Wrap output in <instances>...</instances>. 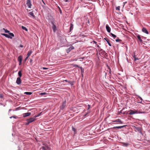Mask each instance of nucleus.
Wrapping results in <instances>:
<instances>
[{"instance_id": "obj_2", "label": "nucleus", "mask_w": 150, "mask_h": 150, "mask_svg": "<svg viewBox=\"0 0 150 150\" xmlns=\"http://www.w3.org/2000/svg\"><path fill=\"white\" fill-rule=\"evenodd\" d=\"M138 113V112L137 110H130L129 112V114L130 115H132Z\"/></svg>"}, {"instance_id": "obj_27", "label": "nucleus", "mask_w": 150, "mask_h": 150, "mask_svg": "<svg viewBox=\"0 0 150 150\" xmlns=\"http://www.w3.org/2000/svg\"><path fill=\"white\" fill-rule=\"evenodd\" d=\"M68 82L69 83H70V84H71V86L73 85V83L72 81H68Z\"/></svg>"}, {"instance_id": "obj_7", "label": "nucleus", "mask_w": 150, "mask_h": 150, "mask_svg": "<svg viewBox=\"0 0 150 150\" xmlns=\"http://www.w3.org/2000/svg\"><path fill=\"white\" fill-rule=\"evenodd\" d=\"M22 56L21 55L19 56L18 58V62H19V65H21V62H22Z\"/></svg>"}, {"instance_id": "obj_42", "label": "nucleus", "mask_w": 150, "mask_h": 150, "mask_svg": "<svg viewBox=\"0 0 150 150\" xmlns=\"http://www.w3.org/2000/svg\"><path fill=\"white\" fill-rule=\"evenodd\" d=\"M139 98L141 100H142V98L141 97H139Z\"/></svg>"}, {"instance_id": "obj_34", "label": "nucleus", "mask_w": 150, "mask_h": 150, "mask_svg": "<svg viewBox=\"0 0 150 150\" xmlns=\"http://www.w3.org/2000/svg\"><path fill=\"white\" fill-rule=\"evenodd\" d=\"M42 69H48L47 68H46V67H42Z\"/></svg>"}, {"instance_id": "obj_36", "label": "nucleus", "mask_w": 150, "mask_h": 150, "mask_svg": "<svg viewBox=\"0 0 150 150\" xmlns=\"http://www.w3.org/2000/svg\"><path fill=\"white\" fill-rule=\"evenodd\" d=\"M27 121V122L26 123V125H28L30 122H29V121Z\"/></svg>"}, {"instance_id": "obj_19", "label": "nucleus", "mask_w": 150, "mask_h": 150, "mask_svg": "<svg viewBox=\"0 0 150 150\" xmlns=\"http://www.w3.org/2000/svg\"><path fill=\"white\" fill-rule=\"evenodd\" d=\"M32 93L30 92H25L24 93V94L26 95H30L32 94Z\"/></svg>"}, {"instance_id": "obj_14", "label": "nucleus", "mask_w": 150, "mask_h": 150, "mask_svg": "<svg viewBox=\"0 0 150 150\" xmlns=\"http://www.w3.org/2000/svg\"><path fill=\"white\" fill-rule=\"evenodd\" d=\"M142 31L143 32L146 34H148L149 33L146 29L145 28H143L142 29Z\"/></svg>"}, {"instance_id": "obj_24", "label": "nucleus", "mask_w": 150, "mask_h": 150, "mask_svg": "<svg viewBox=\"0 0 150 150\" xmlns=\"http://www.w3.org/2000/svg\"><path fill=\"white\" fill-rule=\"evenodd\" d=\"M3 30H4V32L6 33H9V31L7 29H5L4 28L3 29Z\"/></svg>"}, {"instance_id": "obj_13", "label": "nucleus", "mask_w": 150, "mask_h": 150, "mask_svg": "<svg viewBox=\"0 0 150 150\" xmlns=\"http://www.w3.org/2000/svg\"><path fill=\"white\" fill-rule=\"evenodd\" d=\"M106 28L108 32L110 33L111 31V28L108 24H106Z\"/></svg>"}, {"instance_id": "obj_39", "label": "nucleus", "mask_w": 150, "mask_h": 150, "mask_svg": "<svg viewBox=\"0 0 150 150\" xmlns=\"http://www.w3.org/2000/svg\"><path fill=\"white\" fill-rule=\"evenodd\" d=\"M20 47H23V45H20Z\"/></svg>"}, {"instance_id": "obj_25", "label": "nucleus", "mask_w": 150, "mask_h": 150, "mask_svg": "<svg viewBox=\"0 0 150 150\" xmlns=\"http://www.w3.org/2000/svg\"><path fill=\"white\" fill-rule=\"evenodd\" d=\"M120 6H118L116 8V10H119V11L120 10Z\"/></svg>"}, {"instance_id": "obj_31", "label": "nucleus", "mask_w": 150, "mask_h": 150, "mask_svg": "<svg viewBox=\"0 0 150 150\" xmlns=\"http://www.w3.org/2000/svg\"><path fill=\"white\" fill-rule=\"evenodd\" d=\"M71 50L70 49H69V48L68 49H67V53H68Z\"/></svg>"}, {"instance_id": "obj_35", "label": "nucleus", "mask_w": 150, "mask_h": 150, "mask_svg": "<svg viewBox=\"0 0 150 150\" xmlns=\"http://www.w3.org/2000/svg\"><path fill=\"white\" fill-rule=\"evenodd\" d=\"M3 97V95L2 94H0V98H2Z\"/></svg>"}, {"instance_id": "obj_9", "label": "nucleus", "mask_w": 150, "mask_h": 150, "mask_svg": "<svg viewBox=\"0 0 150 150\" xmlns=\"http://www.w3.org/2000/svg\"><path fill=\"white\" fill-rule=\"evenodd\" d=\"M31 115L30 112H27L23 114V117H25L30 116Z\"/></svg>"}, {"instance_id": "obj_43", "label": "nucleus", "mask_w": 150, "mask_h": 150, "mask_svg": "<svg viewBox=\"0 0 150 150\" xmlns=\"http://www.w3.org/2000/svg\"><path fill=\"white\" fill-rule=\"evenodd\" d=\"M64 1L65 2H67L68 0H64Z\"/></svg>"}, {"instance_id": "obj_11", "label": "nucleus", "mask_w": 150, "mask_h": 150, "mask_svg": "<svg viewBox=\"0 0 150 150\" xmlns=\"http://www.w3.org/2000/svg\"><path fill=\"white\" fill-rule=\"evenodd\" d=\"M66 106V102H64L62 104V105L60 106V109L63 110L65 107Z\"/></svg>"}, {"instance_id": "obj_46", "label": "nucleus", "mask_w": 150, "mask_h": 150, "mask_svg": "<svg viewBox=\"0 0 150 150\" xmlns=\"http://www.w3.org/2000/svg\"><path fill=\"white\" fill-rule=\"evenodd\" d=\"M88 106H89V107L90 106V105H88Z\"/></svg>"}, {"instance_id": "obj_37", "label": "nucleus", "mask_w": 150, "mask_h": 150, "mask_svg": "<svg viewBox=\"0 0 150 150\" xmlns=\"http://www.w3.org/2000/svg\"><path fill=\"white\" fill-rule=\"evenodd\" d=\"M28 58V56H27V57H26V58L25 59V61H26L27 59Z\"/></svg>"}, {"instance_id": "obj_22", "label": "nucleus", "mask_w": 150, "mask_h": 150, "mask_svg": "<svg viewBox=\"0 0 150 150\" xmlns=\"http://www.w3.org/2000/svg\"><path fill=\"white\" fill-rule=\"evenodd\" d=\"M22 28L24 30H25L26 31H28L27 29L26 28H25V27H24L23 26H22Z\"/></svg>"}, {"instance_id": "obj_45", "label": "nucleus", "mask_w": 150, "mask_h": 150, "mask_svg": "<svg viewBox=\"0 0 150 150\" xmlns=\"http://www.w3.org/2000/svg\"><path fill=\"white\" fill-rule=\"evenodd\" d=\"M11 109H9V112H10V111H11Z\"/></svg>"}, {"instance_id": "obj_21", "label": "nucleus", "mask_w": 150, "mask_h": 150, "mask_svg": "<svg viewBox=\"0 0 150 150\" xmlns=\"http://www.w3.org/2000/svg\"><path fill=\"white\" fill-rule=\"evenodd\" d=\"M133 57H134V60L135 61H136L137 60L139 59L135 55H134L133 56Z\"/></svg>"}, {"instance_id": "obj_20", "label": "nucleus", "mask_w": 150, "mask_h": 150, "mask_svg": "<svg viewBox=\"0 0 150 150\" xmlns=\"http://www.w3.org/2000/svg\"><path fill=\"white\" fill-rule=\"evenodd\" d=\"M137 37L138 39H139V41H142V40L141 39V37L139 35H138L137 36Z\"/></svg>"}, {"instance_id": "obj_47", "label": "nucleus", "mask_w": 150, "mask_h": 150, "mask_svg": "<svg viewBox=\"0 0 150 150\" xmlns=\"http://www.w3.org/2000/svg\"><path fill=\"white\" fill-rule=\"evenodd\" d=\"M32 61V60H30V62H31Z\"/></svg>"}, {"instance_id": "obj_5", "label": "nucleus", "mask_w": 150, "mask_h": 150, "mask_svg": "<svg viewBox=\"0 0 150 150\" xmlns=\"http://www.w3.org/2000/svg\"><path fill=\"white\" fill-rule=\"evenodd\" d=\"M112 121V122H118L121 124H123V122L121 121V120L119 119H116L115 120H113Z\"/></svg>"}, {"instance_id": "obj_33", "label": "nucleus", "mask_w": 150, "mask_h": 150, "mask_svg": "<svg viewBox=\"0 0 150 150\" xmlns=\"http://www.w3.org/2000/svg\"><path fill=\"white\" fill-rule=\"evenodd\" d=\"M115 41L116 42H119L121 41V40L120 39H116L115 40Z\"/></svg>"}, {"instance_id": "obj_6", "label": "nucleus", "mask_w": 150, "mask_h": 150, "mask_svg": "<svg viewBox=\"0 0 150 150\" xmlns=\"http://www.w3.org/2000/svg\"><path fill=\"white\" fill-rule=\"evenodd\" d=\"M142 129L140 127H135V130L136 132H138L139 133H141Z\"/></svg>"}, {"instance_id": "obj_41", "label": "nucleus", "mask_w": 150, "mask_h": 150, "mask_svg": "<svg viewBox=\"0 0 150 150\" xmlns=\"http://www.w3.org/2000/svg\"><path fill=\"white\" fill-rule=\"evenodd\" d=\"M64 81H66V82H68V81L67 80H64Z\"/></svg>"}, {"instance_id": "obj_38", "label": "nucleus", "mask_w": 150, "mask_h": 150, "mask_svg": "<svg viewBox=\"0 0 150 150\" xmlns=\"http://www.w3.org/2000/svg\"><path fill=\"white\" fill-rule=\"evenodd\" d=\"M46 93H41V94L42 95H45L46 94Z\"/></svg>"}, {"instance_id": "obj_23", "label": "nucleus", "mask_w": 150, "mask_h": 150, "mask_svg": "<svg viewBox=\"0 0 150 150\" xmlns=\"http://www.w3.org/2000/svg\"><path fill=\"white\" fill-rule=\"evenodd\" d=\"M110 34L111 36L113 38H115L116 37V36L115 35L113 34L112 33H111Z\"/></svg>"}, {"instance_id": "obj_12", "label": "nucleus", "mask_w": 150, "mask_h": 150, "mask_svg": "<svg viewBox=\"0 0 150 150\" xmlns=\"http://www.w3.org/2000/svg\"><path fill=\"white\" fill-rule=\"evenodd\" d=\"M122 145L124 146L125 147H127L129 146L130 144L129 143H125V142H122Z\"/></svg>"}, {"instance_id": "obj_18", "label": "nucleus", "mask_w": 150, "mask_h": 150, "mask_svg": "<svg viewBox=\"0 0 150 150\" xmlns=\"http://www.w3.org/2000/svg\"><path fill=\"white\" fill-rule=\"evenodd\" d=\"M52 28L54 31V32H55L56 30V27L55 25H53V26L52 27Z\"/></svg>"}, {"instance_id": "obj_1", "label": "nucleus", "mask_w": 150, "mask_h": 150, "mask_svg": "<svg viewBox=\"0 0 150 150\" xmlns=\"http://www.w3.org/2000/svg\"><path fill=\"white\" fill-rule=\"evenodd\" d=\"M2 35L6 38L10 39H12V37L14 36V34L13 33H9L8 34L3 33L2 34Z\"/></svg>"}, {"instance_id": "obj_30", "label": "nucleus", "mask_w": 150, "mask_h": 150, "mask_svg": "<svg viewBox=\"0 0 150 150\" xmlns=\"http://www.w3.org/2000/svg\"><path fill=\"white\" fill-rule=\"evenodd\" d=\"M72 130L74 132H75L76 131V129H75V128L73 127H72Z\"/></svg>"}, {"instance_id": "obj_17", "label": "nucleus", "mask_w": 150, "mask_h": 150, "mask_svg": "<svg viewBox=\"0 0 150 150\" xmlns=\"http://www.w3.org/2000/svg\"><path fill=\"white\" fill-rule=\"evenodd\" d=\"M32 53V51L31 50L29 51L28 52V53L27 55V56L29 57L30 54Z\"/></svg>"}, {"instance_id": "obj_16", "label": "nucleus", "mask_w": 150, "mask_h": 150, "mask_svg": "<svg viewBox=\"0 0 150 150\" xmlns=\"http://www.w3.org/2000/svg\"><path fill=\"white\" fill-rule=\"evenodd\" d=\"M42 150H49V148L47 146H43L42 147Z\"/></svg>"}, {"instance_id": "obj_8", "label": "nucleus", "mask_w": 150, "mask_h": 150, "mask_svg": "<svg viewBox=\"0 0 150 150\" xmlns=\"http://www.w3.org/2000/svg\"><path fill=\"white\" fill-rule=\"evenodd\" d=\"M26 4L29 8H30L31 6V4L30 0H27V1Z\"/></svg>"}, {"instance_id": "obj_32", "label": "nucleus", "mask_w": 150, "mask_h": 150, "mask_svg": "<svg viewBox=\"0 0 150 150\" xmlns=\"http://www.w3.org/2000/svg\"><path fill=\"white\" fill-rule=\"evenodd\" d=\"M21 74H22L21 73V71H19L18 72V75H21Z\"/></svg>"}, {"instance_id": "obj_40", "label": "nucleus", "mask_w": 150, "mask_h": 150, "mask_svg": "<svg viewBox=\"0 0 150 150\" xmlns=\"http://www.w3.org/2000/svg\"><path fill=\"white\" fill-rule=\"evenodd\" d=\"M72 26H73V25H72V24H71V29L72 28Z\"/></svg>"}, {"instance_id": "obj_10", "label": "nucleus", "mask_w": 150, "mask_h": 150, "mask_svg": "<svg viewBox=\"0 0 150 150\" xmlns=\"http://www.w3.org/2000/svg\"><path fill=\"white\" fill-rule=\"evenodd\" d=\"M28 15L30 17L35 18V16L34 15L33 11L30 12L28 13Z\"/></svg>"}, {"instance_id": "obj_44", "label": "nucleus", "mask_w": 150, "mask_h": 150, "mask_svg": "<svg viewBox=\"0 0 150 150\" xmlns=\"http://www.w3.org/2000/svg\"><path fill=\"white\" fill-rule=\"evenodd\" d=\"M93 42L95 43H96V42L95 41H93Z\"/></svg>"}, {"instance_id": "obj_28", "label": "nucleus", "mask_w": 150, "mask_h": 150, "mask_svg": "<svg viewBox=\"0 0 150 150\" xmlns=\"http://www.w3.org/2000/svg\"><path fill=\"white\" fill-rule=\"evenodd\" d=\"M10 118L11 119L12 118H13L15 119H16L17 118V117L15 116H12L10 117Z\"/></svg>"}, {"instance_id": "obj_15", "label": "nucleus", "mask_w": 150, "mask_h": 150, "mask_svg": "<svg viewBox=\"0 0 150 150\" xmlns=\"http://www.w3.org/2000/svg\"><path fill=\"white\" fill-rule=\"evenodd\" d=\"M127 125H123L121 126H117V127H113L114 129H121V128H123L124 127L126 126Z\"/></svg>"}, {"instance_id": "obj_4", "label": "nucleus", "mask_w": 150, "mask_h": 150, "mask_svg": "<svg viewBox=\"0 0 150 150\" xmlns=\"http://www.w3.org/2000/svg\"><path fill=\"white\" fill-rule=\"evenodd\" d=\"M19 77L17 78L16 83L18 84H20L21 83V78L22 76H19Z\"/></svg>"}, {"instance_id": "obj_3", "label": "nucleus", "mask_w": 150, "mask_h": 150, "mask_svg": "<svg viewBox=\"0 0 150 150\" xmlns=\"http://www.w3.org/2000/svg\"><path fill=\"white\" fill-rule=\"evenodd\" d=\"M37 116H35L33 117H31L29 119L27 120V121H29L30 123L34 121L35 120V117Z\"/></svg>"}, {"instance_id": "obj_26", "label": "nucleus", "mask_w": 150, "mask_h": 150, "mask_svg": "<svg viewBox=\"0 0 150 150\" xmlns=\"http://www.w3.org/2000/svg\"><path fill=\"white\" fill-rule=\"evenodd\" d=\"M106 41L108 43V45L110 46H111V45L109 41L108 40H106Z\"/></svg>"}, {"instance_id": "obj_29", "label": "nucleus", "mask_w": 150, "mask_h": 150, "mask_svg": "<svg viewBox=\"0 0 150 150\" xmlns=\"http://www.w3.org/2000/svg\"><path fill=\"white\" fill-rule=\"evenodd\" d=\"M74 47L73 46H71L69 48V49H71V50L74 49Z\"/></svg>"}]
</instances>
